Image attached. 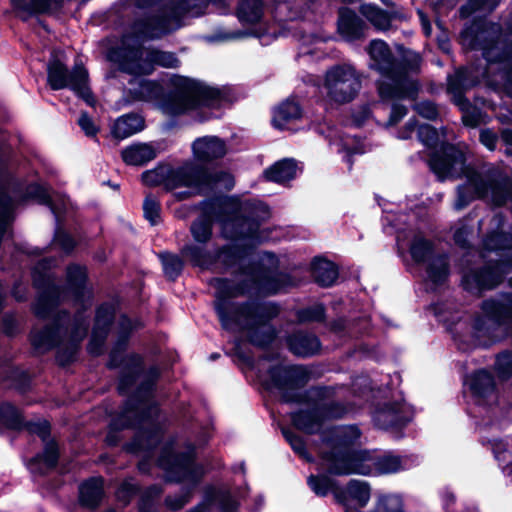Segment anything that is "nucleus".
Here are the masks:
<instances>
[{
	"mask_svg": "<svg viewBox=\"0 0 512 512\" xmlns=\"http://www.w3.org/2000/svg\"><path fill=\"white\" fill-rule=\"evenodd\" d=\"M419 140L428 147L441 144V152L434 153L429 161L431 169L441 179L465 177L458 185L455 210L466 208L476 199H486L494 206L508 205L512 210V180L500 168L484 166L480 170L465 165V154L452 145H444L436 129L430 125L418 128Z\"/></svg>",
	"mask_w": 512,
	"mask_h": 512,
	"instance_id": "f257e3e1",
	"label": "nucleus"
},
{
	"mask_svg": "<svg viewBox=\"0 0 512 512\" xmlns=\"http://www.w3.org/2000/svg\"><path fill=\"white\" fill-rule=\"evenodd\" d=\"M359 436L360 432L355 426L333 430L330 451L323 454V466L330 473L369 475L374 468L378 474H391L406 468V463L398 456L387 455L374 460L368 452L352 449L351 446Z\"/></svg>",
	"mask_w": 512,
	"mask_h": 512,
	"instance_id": "f03ea898",
	"label": "nucleus"
},
{
	"mask_svg": "<svg viewBox=\"0 0 512 512\" xmlns=\"http://www.w3.org/2000/svg\"><path fill=\"white\" fill-rule=\"evenodd\" d=\"M214 286L217 298L215 306L224 328L248 330L251 342L257 345H266L273 340L275 331L268 323L272 314L267 313L266 307L248 305L234 308L231 313L228 312L226 300L249 290L248 286L235 287L230 281L224 279H216Z\"/></svg>",
	"mask_w": 512,
	"mask_h": 512,
	"instance_id": "7ed1b4c3",
	"label": "nucleus"
},
{
	"mask_svg": "<svg viewBox=\"0 0 512 512\" xmlns=\"http://www.w3.org/2000/svg\"><path fill=\"white\" fill-rule=\"evenodd\" d=\"M370 67L379 72L385 80L379 83V94L383 99L413 98L418 85L409 76L408 70L394 61L388 45L381 40H373L367 48Z\"/></svg>",
	"mask_w": 512,
	"mask_h": 512,
	"instance_id": "20e7f679",
	"label": "nucleus"
},
{
	"mask_svg": "<svg viewBox=\"0 0 512 512\" xmlns=\"http://www.w3.org/2000/svg\"><path fill=\"white\" fill-rule=\"evenodd\" d=\"M67 323L65 313L57 314V319L52 325L34 330L31 335L32 345L39 352L58 347L57 357L62 365L73 359L78 344L85 337L88 329V324L80 317H77L70 326Z\"/></svg>",
	"mask_w": 512,
	"mask_h": 512,
	"instance_id": "39448f33",
	"label": "nucleus"
},
{
	"mask_svg": "<svg viewBox=\"0 0 512 512\" xmlns=\"http://www.w3.org/2000/svg\"><path fill=\"white\" fill-rule=\"evenodd\" d=\"M210 178L203 168L194 164H186L177 169L162 165L142 174V181L148 186L164 185L169 190L178 187L188 188L189 190L177 194L179 199L199 193L210 184Z\"/></svg>",
	"mask_w": 512,
	"mask_h": 512,
	"instance_id": "423d86ee",
	"label": "nucleus"
},
{
	"mask_svg": "<svg viewBox=\"0 0 512 512\" xmlns=\"http://www.w3.org/2000/svg\"><path fill=\"white\" fill-rule=\"evenodd\" d=\"M131 37H124L122 46L111 53V58L121 70L130 74H150L155 65L176 68L179 60L175 54L154 49H144L138 43L131 44Z\"/></svg>",
	"mask_w": 512,
	"mask_h": 512,
	"instance_id": "0eeeda50",
	"label": "nucleus"
},
{
	"mask_svg": "<svg viewBox=\"0 0 512 512\" xmlns=\"http://www.w3.org/2000/svg\"><path fill=\"white\" fill-rule=\"evenodd\" d=\"M173 93L166 104L171 114H180L198 105L214 106L222 98V92L203 82L176 76L172 79Z\"/></svg>",
	"mask_w": 512,
	"mask_h": 512,
	"instance_id": "6e6552de",
	"label": "nucleus"
},
{
	"mask_svg": "<svg viewBox=\"0 0 512 512\" xmlns=\"http://www.w3.org/2000/svg\"><path fill=\"white\" fill-rule=\"evenodd\" d=\"M205 0H184L181 5L165 4L157 14L137 21L134 30L143 38H159L178 29L182 25L184 14L198 16L201 11L194 10L196 3L205 4Z\"/></svg>",
	"mask_w": 512,
	"mask_h": 512,
	"instance_id": "1a4fd4ad",
	"label": "nucleus"
},
{
	"mask_svg": "<svg viewBox=\"0 0 512 512\" xmlns=\"http://www.w3.org/2000/svg\"><path fill=\"white\" fill-rule=\"evenodd\" d=\"M323 87L329 101L345 104L361 90L362 74L351 64L333 65L325 73Z\"/></svg>",
	"mask_w": 512,
	"mask_h": 512,
	"instance_id": "9d476101",
	"label": "nucleus"
},
{
	"mask_svg": "<svg viewBox=\"0 0 512 512\" xmlns=\"http://www.w3.org/2000/svg\"><path fill=\"white\" fill-rule=\"evenodd\" d=\"M48 83L54 90L70 88L87 103L92 104V98L88 88V74L82 65H75L72 71H68L64 63L58 58H53L47 68Z\"/></svg>",
	"mask_w": 512,
	"mask_h": 512,
	"instance_id": "9b49d317",
	"label": "nucleus"
},
{
	"mask_svg": "<svg viewBox=\"0 0 512 512\" xmlns=\"http://www.w3.org/2000/svg\"><path fill=\"white\" fill-rule=\"evenodd\" d=\"M50 261L41 260L33 269V282L39 290L38 298L34 304V312L38 317H48L54 313L59 301L66 295L60 292L48 271Z\"/></svg>",
	"mask_w": 512,
	"mask_h": 512,
	"instance_id": "f8f14e48",
	"label": "nucleus"
},
{
	"mask_svg": "<svg viewBox=\"0 0 512 512\" xmlns=\"http://www.w3.org/2000/svg\"><path fill=\"white\" fill-rule=\"evenodd\" d=\"M190 232L197 244L186 245L183 250V256L194 265L207 268L214 262L215 250L207 246L212 236V221L209 217L201 216L195 220Z\"/></svg>",
	"mask_w": 512,
	"mask_h": 512,
	"instance_id": "ddd939ff",
	"label": "nucleus"
},
{
	"mask_svg": "<svg viewBox=\"0 0 512 512\" xmlns=\"http://www.w3.org/2000/svg\"><path fill=\"white\" fill-rule=\"evenodd\" d=\"M410 254L418 263L427 262V277L433 284H441L448 277V262L444 255H434L432 243L422 235L414 236Z\"/></svg>",
	"mask_w": 512,
	"mask_h": 512,
	"instance_id": "4468645a",
	"label": "nucleus"
},
{
	"mask_svg": "<svg viewBox=\"0 0 512 512\" xmlns=\"http://www.w3.org/2000/svg\"><path fill=\"white\" fill-rule=\"evenodd\" d=\"M346 409L338 403L317 404L312 410L301 411L292 415L294 425L305 432L317 431L323 420L342 417Z\"/></svg>",
	"mask_w": 512,
	"mask_h": 512,
	"instance_id": "2eb2a0df",
	"label": "nucleus"
},
{
	"mask_svg": "<svg viewBox=\"0 0 512 512\" xmlns=\"http://www.w3.org/2000/svg\"><path fill=\"white\" fill-rule=\"evenodd\" d=\"M481 310L482 314L475 319L473 325L478 336H489L496 327L512 316L510 306L492 299L484 301Z\"/></svg>",
	"mask_w": 512,
	"mask_h": 512,
	"instance_id": "dca6fc26",
	"label": "nucleus"
},
{
	"mask_svg": "<svg viewBox=\"0 0 512 512\" xmlns=\"http://www.w3.org/2000/svg\"><path fill=\"white\" fill-rule=\"evenodd\" d=\"M481 35L475 34L473 27L465 29L462 34V42L471 49L481 48L483 55L489 63L508 62L511 67L507 72V78L512 82V44H502L497 42L492 47L482 46L479 43Z\"/></svg>",
	"mask_w": 512,
	"mask_h": 512,
	"instance_id": "f3484780",
	"label": "nucleus"
},
{
	"mask_svg": "<svg viewBox=\"0 0 512 512\" xmlns=\"http://www.w3.org/2000/svg\"><path fill=\"white\" fill-rule=\"evenodd\" d=\"M28 430L37 434L45 441L44 452L30 461L29 467L32 472L45 473L55 467L58 460V448L54 441H47L49 436V424L46 421L30 423Z\"/></svg>",
	"mask_w": 512,
	"mask_h": 512,
	"instance_id": "a211bd4d",
	"label": "nucleus"
},
{
	"mask_svg": "<svg viewBox=\"0 0 512 512\" xmlns=\"http://www.w3.org/2000/svg\"><path fill=\"white\" fill-rule=\"evenodd\" d=\"M159 463L164 469L175 474L174 479L178 481L196 482L203 474L202 468L197 467L193 462L192 450L184 455H163Z\"/></svg>",
	"mask_w": 512,
	"mask_h": 512,
	"instance_id": "6ab92c4d",
	"label": "nucleus"
},
{
	"mask_svg": "<svg viewBox=\"0 0 512 512\" xmlns=\"http://www.w3.org/2000/svg\"><path fill=\"white\" fill-rule=\"evenodd\" d=\"M467 384L479 406L492 407L497 403L496 385L489 372L485 370L475 372L468 378Z\"/></svg>",
	"mask_w": 512,
	"mask_h": 512,
	"instance_id": "aec40b11",
	"label": "nucleus"
},
{
	"mask_svg": "<svg viewBox=\"0 0 512 512\" xmlns=\"http://www.w3.org/2000/svg\"><path fill=\"white\" fill-rule=\"evenodd\" d=\"M271 385L283 391L285 401H298V396H290L288 389H295L303 380V373L300 367L279 365L269 371Z\"/></svg>",
	"mask_w": 512,
	"mask_h": 512,
	"instance_id": "412c9836",
	"label": "nucleus"
},
{
	"mask_svg": "<svg viewBox=\"0 0 512 512\" xmlns=\"http://www.w3.org/2000/svg\"><path fill=\"white\" fill-rule=\"evenodd\" d=\"M334 496L346 507L363 508L370 500L371 488L365 481L351 480L345 489H335Z\"/></svg>",
	"mask_w": 512,
	"mask_h": 512,
	"instance_id": "4be33fe9",
	"label": "nucleus"
},
{
	"mask_svg": "<svg viewBox=\"0 0 512 512\" xmlns=\"http://www.w3.org/2000/svg\"><path fill=\"white\" fill-rule=\"evenodd\" d=\"M480 73H476L473 69L464 68L455 72L448 77V93L452 95L454 102L463 108V94L479 82Z\"/></svg>",
	"mask_w": 512,
	"mask_h": 512,
	"instance_id": "5701e85b",
	"label": "nucleus"
},
{
	"mask_svg": "<svg viewBox=\"0 0 512 512\" xmlns=\"http://www.w3.org/2000/svg\"><path fill=\"white\" fill-rule=\"evenodd\" d=\"M194 156L200 161H212L222 158L227 153L224 140L217 136H204L192 144Z\"/></svg>",
	"mask_w": 512,
	"mask_h": 512,
	"instance_id": "b1692460",
	"label": "nucleus"
},
{
	"mask_svg": "<svg viewBox=\"0 0 512 512\" xmlns=\"http://www.w3.org/2000/svg\"><path fill=\"white\" fill-rule=\"evenodd\" d=\"M410 420V412L406 405L394 403L386 405L374 414V421L380 428L398 427Z\"/></svg>",
	"mask_w": 512,
	"mask_h": 512,
	"instance_id": "393cba45",
	"label": "nucleus"
},
{
	"mask_svg": "<svg viewBox=\"0 0 512 512\" xmlns=\"http://www.w3.org/2000/svg\"><path fill=\"white\" fill-rule=\"evenodd\" d=\"M125 338L121 339L117 347L111 352L110 366L119 367L125 362V367L128 368V373L121 376L119 383V390L124 393L129 388L130 384L134 381L136 374L141 366V358L133 355L124 359L120 353L121 347L124 345Z\"/></svg>",
	"mask_w": 512,
	"mask_h": 512,
	"instance_id": "a878e982",
	"label": "nucleus"
},
{
	"mask_svg": "<svg viewBox=\"0 0 512 512\" xmlns=\"http://www.w3.org/2000/svg\"><path fill=\"white\" fill-rule=\"evenodd\" d=\"M114 316V306L105 304L99 307L96 314L95 327L92 333V339L89 343V351L98 354L104 342V337L109 324Z\"/></svg>",
	"mask_w": 512,
	"mask_h": 512,
	"instance_id": "bb28decb",
	"label": "nucleus"
},
{
	"mask_svg": "<svg viewBox=\"0 0 512 512\" xmlns=\"http://www.w3.org/2000/svg\"><path fill=\"white\" fill-rule=\"evenodd\" d=\"M502 280V275L496 268H485L481 271H472L464 276L463 284L469 291L490 289Z\"/></svg>",
	"mask_w": 512,
	"mask_h": 512,
	"instance_id": "cd10ccee",
	"label": "nucleus"
},
{
	"mask_svg": "<svg viewBox=\"0 0 512 512\" xmlns=\"http://www.w3.org/2000/svg\"><path fill=\"white\" fill-rule=\"evenodd\" d=\"M365 25L351 10L343 8L339 11L338 30L347 40H355L363 36Z\"/></svg>",
	"mask_w": 512,
	"mask_h": 512,
	"instance_id": "c85d7f7f",
	"label": "nucleus"
},
{
	"mask_svg": "<svg viewBox=\"0 0 512 512\" xmlns=\"http://www.w3.org/2000/svg\"><path fill=\"white\" fill-rule=\"evenodd\" d=\"M123 161L128 165L140 166L156 157V150L151 144L136 143L122 150Z\"/></svg>",
	"mask_w": 512,
	"mask_h": 512,
	"instance_id": "c756f323",
	"label": "nucleus"
},
{
	"mask_svg": "<svg viewBox=\"0 0 512 512\" xmlns=\"http://www.w3.org/2000/svg\"><path fill=\"white\" fill-rule=\"evenodd\" d=\"M85 281V268L78 265H72L67 268L68 290L77 301L90 299V292L85 287Z\"/></svg>",
	"mask_w": 512,
	"mask_h": 512,
	"instance_id": "7c9ffc66",
	"label": "nucleus"
},
{
	"mask_svg": "<svg viewBox=\"0 0 512 512\" xmlns=\"http://www.w3.org/2000/svg\"><path fill=\"white\" fill-rule=\"evenodd\" d=\"M27 196L36 199L39 203L48 205L57 218L66 209L68 203L64 196L59 194L51 195L45 188L39 185L29 186Z\"/></svg>",
	"mask_w": 512,
	"mask_h": 512,
	"instance_id": "2f4dec72",
	"label": "nucleus"
},
{
	"mask_svg": "<svg viewBox=\"0 0 512 512\" xmlns=\"http://www.w3.org/2000/svg\"><path fill=\"white\" fill-rule=\"evenodd\" d=\"M144 128V120L136 114H127L119 117L113 124L111 133L117 139L130 137Z\"/></svg>",
	"mask_w": 512,
	"mask_h": 512,
	"instance_id": "473e14b6",
	"label": "nucleus"
},
{
	"mask_svg": "<svg viewBox=\"0 0 512 512\" xmlns=\"http://www.w3.org/2000/svg\"><path fill=\"white\" fill-rule=\"evenodd\" d=\"M301 116L300 105L294 100H286L274 110L272 123L278 129H285L290 123L300 119Z\"/></svg>",
	"mask_w": 512,
	"mask_h": 512,
	"instance_id": "72a5a7b5",
	"label": "nucleus"
},
{
	"mask_svg": "<svg viewBox=\"0 0 512 512\" xmlns=\"http://www.w3.org/2000/svg\"><path fill=\"white\" fill-rule=\"evenodd\" d=\"M288 345L292 353L307 357L315 354L320 347L318 339L311 334L298 332L288 339Z\"/></svg>",
	"mask_w": 512,
	"mask_h": 512,
	"instance_id": "f704fd0d",
	"label": "nucleus"
},
{
	"mask_svg": "<svg viewBox=\"0 0 512 512\" xmlns=\"http://www.w3.org/2000/svg\"><path fill=\"white\" fill-rule=\"evenodd\" d=\"M297 166L293 160H282L275 163L265 171V177L269 181L283 184L296 175Z\"/></svg>",
	"mask_w": 512,
	"mask_h": 512,
	"instance_id": "c9c22d12",
	"label": "nucleus"
},
{
	"mask_svg": "<svg viewBox=\"0 0 512 512\" xmlns=\"http://www.w3.org/2000/svg\"><path fill=\"white\" fill-rule=\"evenodd\" d=\"M261 0H241L237 9L238 19L245 24L259 23L263 17Z\"/></svg>",
	"mask_w": 512,
	"mask_h": 512,
	"instance_id": "e433bc0d",
	"label": "nucleus"
},
{
	"mask_svg": "<svg viewBox=\"0 0 512 512\" xmlns=\"http://www.w3.org/2000/svg\"><path fill=\"white\" fill-rule=\"evenodd\" d=\"M103 496V481L93 478L80 486V501L88 507H95Z\"/></svg>",
	"mask_w": 512,
	"mask_h": 512,
	"instance_id": "4c0bfd02",
	"label": "nucleus"
},
{
	"mask_svg": "<svg viewBox=\"0 0 512 512\" xmlns=\"http://www.w3.org/2000/svg\"><path fill=\"white\" fill-rule=\"evenodd\" d=\"M312 275L315 281L320 285L330 286L335 282L338 273L332 262L316 259L312 263Z\"/></svg>",
	"mask_w": 512,
	"mask_h": 512,
	"instance_id": "58836bf2",
	"label": "nucleus"
},
{
	"mask_svg": "<svg viewBox=\"0 0 512 512\" xmlns=\"http://www.w3.org/2000/svg\"><path fill=\"white\" fill-rule=\"evenodd\" d=\"M360 13L378 30L390 27L392 16L373 4H363Z\"/></svg>",
	"mask_w": 512,
	"mask_h": 512,
	"instance_id": "ea45409f",
	"label": "nucleus"
},
{
	"mask_svg": "<svg viewBox=\"0 0 512 512\" xmlns=\"http://www.w3.org/2000/svg\"><path fill=\"white\" fill-rule=\"evenodd\" d=\"M369 512H404L402 499L394 494L378 495L374 508Z\"/></svg>",
	"mask_w": 512,
	"mask_h": 512,
	"instance_id": "a19ab883",
	"label": "nucleus"
},
{
	"mask_svg": "<svg viewBox=\"0 0 512 512\" xmlns=\"http://www.w3.org/2000/svg\"><path fill=\"white\" fill-rule=\"evenodd\" d=\"M133 85H136V83H133ZM131 92L135 99L149 101L157 98L160 95L161 89L154 82L139 80L137 87L132 88Z\"/></svg>",
	"mask_w": 512,
	"mask_h": 512,
	"instance_id": "79ce46f5",
	"label": "nucleus"
},
{
	"mask_svg": "<svg viewBox=\"0 0 512 512\" xmlns=\"http://www.w3.org/2000/svg\"><path fill=\"white\" fill-rule=\"evenodd\" d=\"M308 484L318 496H325L330 491L334 494L335 489H340L336 487L334 481L327 476H310Z\"/></svg>",
	"mask_w": 512,
	"mask_h": 512,
	"instance_id": "37998d69",
	"label": "nucleus"
},
{
	"mask_svg": "<svg viewBox=\"0 0 512 512\" xmlns=\"http://www.w3.org/2000/svg\"><path fill=\"white\" fill-rule=\"evenodd\" d=\"M249 278L252 282L253 288L258 292L276 293L280 290L279 286L271 285L270 280L264 276V273L261 270H253L249 274Z\"/></svg>",
	"mask_w": 512,
	"mask_h": 512,
	"instance_id": "c03bdc74",
	"label": "nucleus"
},
{
	"mask_svg": "<svg viewBox=\"0 0 512 512\" xmlns=\"http://www.w3.org/2000/svg\"><path fill=\"white\" fill-rule=\"evenodd\" d=\"M0 422L8 427H19L21 424V415L18 409L10 403H3L0 406Z\"/></svg>",
	"mask_w": 512,
	"mask_h": 512,
	"instance_id": "a18cd8bd",
	"label": "nucleus"
},
{
	"mask_svg": "<svg viewBox=\"0 0 512 512\" xmlns=\"http://www.w3.org/2000/svg\"><path fill=\"white\" fill-rule=\"evenodd\" d=\"M160 258L166 276L171 279L176 278L180 274L183 267L181 259L178 256L169 253L161 254Z\"/></svg>",
	"mask_w": 512,
	"mask_h": 512,
	"instance_id": "49530a36",
	"label": "nucleus"
},
{
	"mask_svg": "<svg viewBox=\"0 0 512 512\" xmlns=\"http://www.w3.org/2000/svg\"><path fill=\"white\" fill-rule=\"evenodd\" d=\"M485 246L489 250L512 248V236L507 232H496L488 236Z\"/></svg>",
	"mask_w": 512,
	"mask_h": 512,
	"instance_id": "de8ad7c7",
	"label": "nucleus"
},
{
	"mask_svg": "<svg viewBox=\"0 0 512 512\" xmlns=\"http://www.w3.org/2000/svg\"><path fill=\"white\" fill-rule=\"evenodd\" d=\"M143 211L145 218L152 224L156 225L160 221V203L158 200L148 195L145 198L144 204H143Z\"/></svg>",
	"mask_w": 512,
	"mask_h": 512,
	"instance_id": "09e8293b",
	"label": "nucleus"
},
{
	"mask_svg": "<svg viewBox=\"0 0 512 512\" xmlns=\"http://www.w3.org/2000/svg\"><path fill=\"white\" fill-rule=\"evenodd\" d=\"M495 370L501 378H509L512 376V353L504 352L497 356L495 362Z\"/></svg>",
	"mask_w": 512,
	"mask_h": 512,
	"instance_id": "8fccbe9b",
	"label": "nucleus"
},
{
	"mask_svg": "<svg viewBox=\"0 0 512 512\" xmlns=\"http://www.w3.org/2000/svg\"><path fill=\"white\" fill-rule=\"evenodd\" d=\"M491 449L498 461H506L512 453V445L501 439L492 440Z\"/></svg>",
	"mask_w": 512,
	"mask_h": 512,
	"instance_id": "3c124183",
	"label": "nucleus"
},
{
	"mask_svg": "<svg viewBox=\"0 0 512 512\" xmlns=\"http://www.w3.org/2000/svg\"><path fill=\"white\" fill-rule=\"evenodd\" d=\"M415 110L419 115L429 120L436 119L438 116L437 107L428 101L417 103Z\"/></svg>",
	"mask_w": 512,
	"mask_h": 512,
	"instance_id": "603ef678",
	"label": "nucleus"
},
{
	"mask_svg": "<svg viewBox=\"0 0 512 512\" xmlns=\"http://www.w3.org/2000/svg\"><path fill=\"white\" fill-rule=\"evenodd\" d=\"M283 435L296 453L302 457H306L305 446L301 438L288 430H283Z\"/></svg>",
	"mask_w": 512,
	"mask_h": 512,
	"instance_id": "864d4df0",
	"label": "nucleus"
},
{
	"mask_svg": "<svg viewBox=\"0 0 512 512\" xmlns=\"http://www.w3.org/2000/svg\"><path fill=\"white\" fill-rule=\"evenodd\" d=\"M54 244L68 252L74 247L73 239L62 230H57L54 237Z\"/></svg>",
	"mask_w": 512,
	"mask_h": 512,
	"instance_id": "5fc2aeb1",
	"label": "nucleus"
},
{
	"mask_svg": "<svg viewBox=\"0 0 512 512\" xmlns=\"http://www.w3.org/2000/svg\"><path fill=\"white\" fill-rule=\"evenodd\" d=\"M324 316V309L322 306H315L313 308L304 310L300 313L299 317L303 321H319Z\"/></svg>",
	"mask_w": 512,
	"mask_h": 512,
	"instance_id": "6e6d98bb",
	"label": "nucleus"
},
{
	"mask_svg": "<svg viewBox=\"0 0 512 512\" xmlns=\"http://www.w3.org/2000/svg\"><path fill=\"white\" fill-rule=\"evenodd\" d=\"M78 124L87 136H95L98 132V129L92 119L85 113L79 117Z\"/></svg>",
	"mask_w": 512,
	"mask_h": 512,
	"instance_id": "4d7b16f0",
	"label": "nucleus"
},
{
	"mask_svg": "<svg viewBox=\"0 0 512 512\" xmlns=\"http://www.w3.org/2000/svg\"><path fill=\"white\" fill-rule=\"evenodd\" d=\"M135 486L130 482H124L117 491V498L127 503L129 498L134 494Z\"/></svg>",
	"mask_w": 512,
	"mask_h": 512,
	"instance_id": "13d9d810",
	"label": "nucleus"
},
{
	"mask_svg": "<svg viewBox=\"0 0 512 512\" xmlns=\"http://www.w3.org/2000/svg\"><path fill=\"white\" fill-rule=\"evenodd\" d=\"M222 512H236L238 504L232 499L229 493H225L220 498Z\"/></svg>",
	"mask_w": 512,
	"mask_h": 512,
	"instance_id": "bf43d9fd",
	"label": "nucleus"
},
{
	"mask_svg": "<svg viewBox=\"0 0 512 512\" xmlns=\"http://www.w3.org/2000/svg\"><path fill=\"white\" fill-rule=\"evenodd\" d=\"M407 113V109L401 105H394L388 121L389 125H395L398 123Z\"/></svg>",
	"mask_w": 512,
	"mask_h": 512,
	"instance_id": "052dcab7",
	"label": "nucleus"
},
{
	"mask_svg": "<svg viewBox=\"0 0 512 512\" xmlns=\"http://www.w3.org/2000/svg\"><path fill=\"white\" fill-rule=\"evenodd\" d=\"M480 141L489 150H493L495 148L497 138L493 132L489 130H483L480 133Z\"/></svg>",
	"mask_w": 512,
	"mask_h": 512,
	"instance_id": "680f3d73",
	"label": "nucleus"
},
{
	"mask_svg": "<svg viewBox=\"0 0 512 512\" xmlns=\"http://www.w3.org/2000/svg\"><path fill=\"white\" fill-rule=\"evenodd\" d=\"M56 2L57 0H31L30 8L34 12H45Z\"/></svg>",
	"mask_w": 512,
	"mask_h": 512,
	"instance_id": "e2e57ef3",
	"label": "nucleus"
},
{
	"mask_svg": "<svg viewBox=\"0 0 512 512\" xmlns=\"http://www.w3.org/2000/svg\"><path fill=\"white\" fill-rule=\"evenodd\" d=\"M187 502H188V497L186 495L185 496L182 495V496H179L176 498L169 497L166 500L167 505L173 510H178V509L182 508Z\"/></svg>",
	"mask_w": 512,
	"mask_h": 512,
	"instance_id": "0e129e2a",
	"label": "nucleus"
},
{
	"mask_svg": "<svg viewBox=\"0 0 512 512\" xmlns=\"http://www.w3.org/2000/svg\"><path fill=\"white\" fill-rule=\"evenodd\" d=\"M246 35H247V33L241 32V31L228 32V33L217 35L213 39L214 40H219V41H226V40L242 38V37H244Z\"/></svg>",
	"mask_w": 512,
	"mask_h": 512,
	"instance_id": "69168bd1",
	"label": "nucleus"
},
{
	"mask_svg": "<svg viewBox=\"0 0 512 512\" xmlns=\"http://www.w3.org/2000/svg\"><path fill=\"white\" fill-rule=\"evenodd\" d=\"M483 4H476V0H471L470 4L462 7L461 14L464 17L469 16L473 11L479 9Z\"/></svg>",
	"mask_w": 512,
	"mask_h": 512,
	"instance_id": "338daca9",
	"label": "nucleus"
},
{
	"mask_svg": "<svg viewBox=\"0 0 512 512\" xmlns=\"http://www.w3.org/2000/svg\"><path fill=\"white\" fill-rule=\"evenodd\" d=\"M232 254L233 256H235L236 258H242V254L237 251V247L234 246V247H230L229 249L227 250H223L219 253V258H222L224 261H226V257L228 255Z\"/></svg>",
	"mask_w": 512,
	"mask_h": 512,
	"instance_id": "774afa93",
	"label": "nucleus"
}]
</instances>
